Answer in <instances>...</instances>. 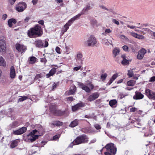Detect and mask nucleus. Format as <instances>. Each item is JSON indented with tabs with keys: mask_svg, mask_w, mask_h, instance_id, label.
Here are the masks:
<instances>
[{
	"mask_svg": "<svg viewBox=\"0 0 155 155\" xmlns=\"http://www.w3.org/2000/svg\"><path fill=\"white\" fill-rule=\"evenodd\" d=\"M27 7V5L24 2H19L16 6V10L19 12H23Z\"/></svg>",
	"mask_w": 155,
	"mask_h": 155,
	"instance_id": "39448f33",
	"label": "nucleus"
},
{
	"mask_svg": "<svg viewBox=\"0 0 155 155\" xmlns=\"http://www.w3.org/2000/svg\"><path fill=\"white\" fill-rule=\"evenodd\" d=\"M127 75L130 78H131L133 77L134 75V73L132 70H128Z\"/></svg>",
	"mask_w": 155,
	"mask_h": 155,
	"instance_id": "f704fd0d",
	"label": "nucleus"
},
{
	"mask_svg": "<svg viewBox=\"0 0 155 155\" xmlns=\"http://www.w3.org/2000/svg\"><path fill=\"white\" fill-rule=\"evenodd\" d=\"M118 75L117 73L115 74L112 76L110 79L114 81L117 77Z\"/></svg>",
	"mask_w": 155,
	"mask_h": 155,
	"instance_id": "a19ab883",
	"label": "nucleus"
},
{
	"mask_svg": "<svg viewBox=\"0 0 155 155\" xmlns=\"http://www.w3.org/2000/svg\"><path fill=\"white\" fill-rule=\"evenodd\" d=\"M139 52L144 55L146 53L147 51L145 49L142 48L140 50Z\"/></svg>",
	"mask_w": 155,
	"mask_h": 155,
	"instance_id": "49530a36",
	"label": "nucleus"
},
{
	"mask_svg": "<svg viewBox=\"0 0 155 155\" xmlns=\"http://www.w3.org/2000/svg\"><path fill=\"white\" fill-rule=\"evenodd\" d=\"M17 145V142L16 140L12 141L10 144L11 147L14 148L16 147Z\"/></svg>",
	"mask_w": 155,
	"mask_h": 155,
	"instance_id": "7c9ffc66",
	"label": "nucleus"
},
{
	"mask_svg": "<svg viewBox=\"0 0 155 155\" xmlns=\"http://www.w3.org/2000/svg\"><path fill=\"white\" fill-rule=\"evenodd\" d=\"M100 94L97 92H96L92 94L88 98V100L91 101L95 100L99 96Z\"/></svg>",
	"mask_w": 155,
	"mask_h": 155,
	"instance_id": "9d476101",
	"label": "nucleus"
},
{
	"mask_svg": "<svg viewBox=\"0 0 155 155\" xmlns=\"http://www.w3.org/2000/svg\"><path fill=\"white\" fill-rule=\"evenodd\" d=\"M56 72V69L55 68H54L52 69L49 72V73L51 75L53 76L54 74H55Z\"/></svg>",
	"mask_w": 155,
	"mask_h": 155,
	"instance_id": "e433bc0d",
	"label": "nucleus"
},
{
	"mask_svg": "<svg viewBox=\"0 0 155 155\" xmlns=\"http://www.w3.org/2000/svg\"><path fill=\"white\" fill-rule=\"evenodd\" d=\"M74 87V88L73 90L71 89L69 90V94H70V95L72 94H74L75 92V90H76V88L75 87Z\"/></svg>",
	"mask_w": 155,
	"mask_h": 155,
	"instance_id": "79ce46f5",
	"label": "nucleus"
},
{
	"mask_svg": "<svg viewBox=\"0 0 155 155\" xmlns=\"http://www.w3.org/2000/svg\"><path fill=\"white\" fill-rule=\"evenodd\" d=\"M130 34L132 36L136 38H137L138 35L137 34L134 32H131Z\"/></svg>",
	"mask_w": 155,
	"mask_h": 155,
	"instance_id": "8fccbe9b",
	"label": "nucleus"
},
{
	"mask_svg": "<svg viewBox=\"0 0 155 155\" xmlns=\"http://www.w3.org/2000/svg\"><path fill=\"white\" fill-rule=\"evenodd\" d=\"M107 76V74L106 73H104L101 74V79L102 81L105 80Z\"/></svg>",
	"mask_w": 155,
	"mask_h": 155,
	"instance_id": "4c0bfd02",
	"label": "nucleus"
},
{
	"mask_svg": "<svg viewBox=\"0 0 155 155\" xmlns=\"http://www.w3.org/2000/svg\"><path fill=\"white\" fill-rule=\"evenodd\" d=\"M28 98V97L26 96H23L22 97H21L19 98L18 100V102H21L22 101L25 100H26Z\"/></svg>",
	"mask_w": 155,
	"mask_h": 155,
	"instance_id": "58836bf2",
	"label": "nucleus"
},
{
	"mask_svg": "<svg viewBox=\"0 0 155 155\" xmlns=\"http://www.w3.org/2000/svg\"><path fill=\"white\" fill-rule=\"evenodd\" d=\"M45 44L44 45L43 47L45 48L47 47L48 45V41L45 40L44 41Z\"/></svg>",
	"mask_w": 155,
	"mask_h": 155,
	"instance_id": "bf43d9fd",
	"label": "nucleus"
},
{
	"mask_svg": "<svg viewBox=\"0 0 155 155\" xmlns=\"http://www.w3.org/2000/svg\"><path fill=\"white\" fill-rule=\"evenodd\" d=\"M78 120L75 119L73 121H72L69 125L70 127H73L77 126L78 124Z\"/></svg>",
	"mask_w": 155,
	"mask_h": 155,
	"instance_id": "393cba45",
	"label": "nucleus"
},
{
	"mask_svg": "<svg viewBox=\"0 0 155 155\" xmlns=\"http://www.w3.org/2000/svg\"><path fill=\"white\" fill-rule=\"evenodd\" d=\"M36 58L34 57H31L29 58L30 62L31 64L35 63L36 61Z\"/></svg>",
	"mask_w": 155,
	"mask_h": 155,
	"instance_id": "2f4dec72",
	"label": "nucleus"
},
{
	"mask_svg": "<svg viewBox=\"0 0 155 155\" xmlns=\"http://www.w3.org/2000/svg\"><path fill=\"white\" fill-rule=\"evenodd\" d=\"M52 124L54 125H55L56 126H60L62 125V123L59 121H54L52 123Z\"/></svg>",
	"mask_w": 155,
	"mask_h": 155,
	"instance_id": "72a5a7b5",
	"label": "nucleus"
},
{
	"mask_svg": "<svg viewBox=\"0 0 155 155\" xmlns=\"http://www.w3.org/2000/svg\"><path fill=\"white\" fill-rule=\"evenodd\" d=\"M88 141L89 138L85 134L79 136L74 140V142L78 145L81 143H87Z\"/></svg>",
	"mask_w": 155,
	"mask_h": 155,
	"instance_id": "f03ea898",
	"label": "nucleus"
},
{
	"mask_svg": "<svg viewBox=\"0 0 155 155\" xmlns=\"http://www.w3.org/2000/svg\"><path fill=\"white\" fill-rule=\"evenodd\" d=\"M127 95L124 94H120V99H122L124 97H125Z\"/></svg>",
	"mask_w": 155,
	"mask_h": 155,
	"instance_id": "69168bd1",
	"label": "nucleus"
},
{
	"mask_svg": "<svg viewBox=\"0 0 155 155\" xmlns=\"http://www.w3.org/2000/svg\"><path fill=\"white\" fill-rule=\"evenodd\" d=\"M120 51V49L117 48H114L113 50V57L114 58L119 53Z\"/></svg>",
	"mask_w": 155,
	"mask_h": 155,
	"instance_id": "dca6fc26",
	"label": "nucleus"
},
{
	"mask_svg": "<svg viewBox=\"0 0 155 155\" xmlns=\"http://www.w3.org/2000/svg\"><path fill=\"white\" fill-rule=\"evenodd\" d=\"M38 130H34L31 132L29 134V135H31L32 134L35 135V134L38 132Z\"/></svg>",
	"mask_w": 155,
	"mask_h": 155,
	"instance_id": "864d4df0",
	"label": "nucleus"
},
{
	"mask_svg": "<svg viewBox=\"0 0 155 155\" xmlns=\"http://www.w3.org/2000/svg\"><path fill=\"white\" fill-rule=\"evenodd\" d=\"M56 52L58 54H60L61 53V51L60 48L58 47H56L55 49Z\"/></svg>",
	"mask_w": 155,
	"mask_h": 155,
	"instance_id": "6e6d98bb",
	"label": "nucleus"
},
{
	"mask_svg": "<svg viewBox=\"0 0 155 155\" xmlns=\"http://www.w3.org/2000/svg\"><path fill=\"white\" fill-rule=\"evenodd\" d=\"M66 100L67 101H72L74 99L72 97H67Z\"/></svg>",
	"mask_w": 155,
	"mask_h": 155,
	"instance_id": "de8ad7c7",
	"label": "nucleus"
},
{
	"mask_svg": "<svg viewBox=\"0 0 155 155\" xmlns=\"http://www.w3.org/2000/svg\"><path fill=\"white\" fill-rule=\"evenodd\" d=\"M41 74H37L35 78V80H36L38 79L41 78Z\"/></svg>",
	"mask_w": 155,
	"mask_h": 155,
	"instance_id": "4d7b16f0",
	"label": "nucleus"
},
{
	"mask_svg": "<svg viewBox=\"0 0 155 155\" xmlns=\"http://www.w3.org/2000/svg\"><path fill=\"white\" fill-rule=\"evenodd\" d=\"M69 26L68 24L67 23L64 25V27L62 28L61 30V33L62 35H63L64 33L66 32L67 30L69 29Z\"/></svg>",
	"mask_w": 155,
	"mask_h": 155,
	"instance_id": "412c9836",
	"label": "nucleus"
},
{
	"mask_svg": "<svg viewBox=\"0 0 155 155\" xmlns=\"http://www.w3.org/2000/svg\"><path fill=\"white\" fill-rule=\"evenodd\" d=\"M17 22L16 19L14 18H11L9 19L8 22V25L10 27H12V24H15Z\"/></svg>",
	"mask_w": 155,
	"mask_h": 155,
	"instance_id": "a211bd4d",
	"label": "nucleus"
},
{
	"mask_svg": "<svg viewBox=\"0 0 155 155\" xmlns=\"http://www.w3.org/2000/svg\"><path fill=\"white\" fill-rule=\"evenodd\" d=\"M81 66H79L78 67H75L73 68V70L74 71H77L79 70L81 68Z\"/></svg>",
	"mask_w": 155,
	"mask_h": 155,
	"instance_id": "3c124183",
	"label": "nucleus"
},
{
	"mask_svg": "<svg viewBox=\"0 0 155 155\" xmlns=\"http://www.w3.org/2000/svg\"><path fill=\"white\" fill-rule=\"evenodd\" d=\"M135 83V81L133 80H130L127 82V85L128 86H134Z\"/></svg>",
	"mask_w": 155,
	"mask_h": 155,
	"instance_id": "cd10ccee",
	"label": "nucleus"
},
{
	"mask_svg": "<svg viewBox=\"0 0 155 155\" xmlns=\"http://www.w3.org/2000/svg\"><path fill=\"white\" fill-rule=\"evenodd\" d=\"M122 48L124 50L126 51H128V47L127 45H124L123 46Z\"/></svg>",
	"mask_w": 155,
	"mask_h": 155,
	"instance_id": "603ef678",
	"label": "nucleus"
},
{
	"mask_svg": "<svg viewBox=\"0 0 155 155\" xmlns=\"http://www.w3.org/2000/svg\"><path fill=\"white\" fill-rule=\"evenodd\" d=\"M102 42L103 44L107 46H109L110 45H113L112 42V41H108V40L106 38H103L102 40Z\"/></svg>",
	"mask_w": 155,
	"mask_h": 155,
	"instance_id": "6ab92c4d",
	"label": "nucleus"
},
{
	"mask_svg": "<svg viewBox=\"0 0 155 155\" xmlns=\"http://www.w3.org/2000/svg\"><path fill=\"white\" fill-rule=\"evenodd\" d=\"M130 110L131 112H134L136 111V108L134 107H132L130 108Z\"/></svg>",
	"mask_w": 155,
	"mask_h": 155,
	"instance_id": "e2e57ef3",
	"label": "nucleus"
},
{
	"mask_svg": "<svg viewBox=\"0 0 155 155\" xmlns=\"http://www.w3.org/2000/svg\"><path fill=\"white\" fill-rule=\"evenodd\" d=\"M60 135H56L54 136L53 137V140H56L58 139L60 137Z\"/></svg>",
	"mask_w": 155,
	"mask_h": 155,
	"instance_id": "5fc2aeb1",
	"label": "nucleus"
},
{
	"mask_svg": "<svg viewBox=\"0 0 155 155\" xmlns=\"http://www.w3.org/2000/svg\"><path fill=\"white\" fill-rule=\"evenodd\" d=\"M96 139L95 138L93 139L92 140L90 143H89V144H91L92 143H94L96 142Z\"/></svg>",
	"mask_w": 155,
	"mask_h": 155,
	"instance_id": "338daca9",
	"label": "nucleus"
},
{
	"mask_svg": "<svg viewBox=\"0 0 155 155\" xmlns=\"http://www.w3.org/2000/svg\"><path fill=\"white\" fill-rule=\"evenodd\" d=\"M143 30L152 35L155 38V32L153 31L148 28H143Z\"/></svg>",
	"mask_w": 155,
	"mask_h": 155,
	"instance_id": "5701e85b",
	"label": "nucleus"
},
{
	"mask_svg": "<svg viewBox=\"0 0 155 155\" xmlns=\"http://www.w3.org/2000/svg\"><path fill=\"white\" fill-rule=\"evenodd\" d=\"M27 130V128L23 127L18 130H13L12 134L15 135H21L25 133Z\"/></svg>",
	"mask_w": 155,
	"mask_h": 155,
	"instance_id": "6e6552de",
	"label": "nucleus"
},
{
	"mask_svg": "<svg viewBox=\"0 0 155 155\" xmlns=\"http://www.w3.org/2000/svg\"><path fill=\"white\" fill-rule=\"evenodd\" d=\"M78 85L81 88L88 93L90 92L91 90L93 89L94 87V86L90 84H89V87L80 82H78Z\"/></svg>",
	"mask_w": 155,
	"mask_h": 155,
	"instance_id": "20e7f679",
	"label": "nucleus"
},
{
	"mask_svg": "<svg viewBox=\"0 0 155 155\" xmlns=\"http://www.w3.org/2000/svg\"><path fill=\"white\" fill-rule=\"evenodd\" d=\"M94 127L97 130H100L101 127V126L99 125L98 124H95L94 125Z\"/></svg>",
	"mask_w": 155,
	"mask_h": 155,
	"instance_id": "37998d69",
	"label": "nucleus"
},
{
	"mask_svg": "<svg viewBox=\"0 0 155 155\" xmlns=\"http://www.w3.org/2000/svg\"><path fill=\"white\" fill-rule=\"evenodd\" d=\"M31 136H32L31 137L30 140L31 142H33L38 138L39 135L32 134Z\"/></svg>",
	"mask_w": 155,
	"mask_h": 155,
	"instance_id": "c85d7f7f",
	"label": "nucleus"
},
{
	"mask_svg": "<svg viewBox=\"0 0 155 155\" xmlns=\"http://www.w3.org/2000/svg\"><path fill=\"white\" fill-rule=\"evenodd\" d=\"M106 11H107L110 12L112 13H114V10L113 8H107Z\"/></svg>",
	"mask_w": 155,
	"mask_h": 155,
	"instance_id": "c03bdc74",
	"label": "nucleus"
},
{
	"mask_svg": "<svg viewBox=\"0 0 155 155\" xmlns=\"http://www.w3.org/2000/svg\"><path fill=\"white\" fill-rule=\"evenodd\" d=\"M112 21L114 23H115V24L117 25H119V21L116 20L115 19H112Z\"/></svg>",
	"mask_w": 155,
	"mask_h": 155,
	"instance_id": "052dcab7",
	"label": "nucleus"
},
{
	"mask_svg": "<svg viewBox=\"0 0 155 155\" xmlns=\"http://www.w3.org/2000/svg\"><path fill=\"white\" fill-rule=\"evenodd\" d=\"M6 65V63L5 61L3 58L0 56V66H4Z\"/></svg>",
	"mask_w": 155,
	"mask_h": 155,
	"instance_id": "473e14b6",
	"label": "nucleus"
},
{
	"mask_svg": "<svg viewBox=\"0 0 155 155\" xmlns=\"http://www.w3.org/2000/svg\"><path fill=\"white\" fill-rule=\"evenodd\" d=\"M6 50V45L4 39L0 40V52H5Z\"/></svg>",
	"mask_w": 155,
	"mask_h": 155,
	"instance_id": "1a4fd4ad",
	"label": "nucleus"
},
{
	"mask_svg": "<svg viewBox=\"0 0 155 155\" xmlns=\"http://www.w3.org/2000/svg\"><path fill=\"white\" fill-rule=\"evenodd\" d=\"M78 145L76 143L74 142V140L71 142L69 145L68 147H72L74 145Z\"/></svg>",
	"mask_w": 155,
	"mask_h": 155,
	"instance_id": "a18cd8bd",
	"label": "nucleus"
},
{
	"mask_svg": "<svg viewBox=\"0 0 155 155\" xmlns=\"http://www.w3.org/2000/svg\"><path fill=\"white\" fill-rule=\"evenodd\" d=\"M144 95L140 92L136 91L135 92V94L133 96V98L134 100H140L143 99Z\"/></svg>",
	"mask_w": 155,
	"mask_h": 155,
	"instance_id": "9b49d317",
	"label": "nucleus"
},
{
	"mask_svg": "<svg viewBox=\"0 0 155 155\" xmlns=\"http://www.w3.org/2000/svg\"><path fill=\"white\" fill-rule=\"evenodd\" d=\"M43 33V31L40 26L37 25L28 30L27 34L29 38H34L41 36Z\"/></svg>",
	"mask_w": 155,
	"mask_h": 155,
	"instance_id": "f257e3e1",
	"label": "nucleus"
},
{
	"mask_svg": "<svg viewBox=\"0 0 155 155\" xmlns=\"http://www.w3.org/2000/svg\"><path fill=\"white\" fill-rule=\"evenodd\" d=\"M19 124L17 121H13L12 123L10 124V126L12 128H15L16 127H17L19 125Z\"/></svg>",
	"mask_w": 155,
	"mask_h": 155,
	"instance_id": "c756f323",
	"label": "nucleus"
},
{
	"mask_svg": "<svg viewBox=\"0 0 155 155\" xmlns=\"http://www.w3.org/2000/svg\"><path fill=\"white\" fill-rule=\"evenodd\" d=\"M15 76V71L14 68L12 66L10 69V77L12 79L14 78Z\"/></svg>",
	"mask_w": 155,
	"mask_h": 155,
	"instance_id": "f3484780",
	"label": "nucleus"
},
{
	"mask_svg": "<svg viewBox=\"0 0 155 155\" xmlns=\"http://www.w3.org/2000/svg\"><path fill=\"white\" fill-rule=\"evenodd\" d=\"M16 0H8V2L10 4L13 5L14 4Z\"/></svg>",
	"mask_w": 155,
	"mask_h": 155,
	"instance_id": "13d9d810",
	"label": "nucleus"
},
{
	"mask_svg": "<svg viewBox=\"0 0 155 155\" xmlns=\"http://www.w3.org/2000/svg\"><path fill=\"white\" fill-rule=\"evenodd\" d=\"M137 38L140 39H143L145 38V37L143 35L138 34Z\"/></svg>",
	"mask_w": 155,
	"mask_h": 155,
	"instance_id": "09e8293b",
	"label": "nucleus"
},
{
	"mask_svg": "<svg viewBox=\"0 0 155 155\" xmlns=\"http://www.w3.org/2000/svg\"><path fill=\"white\" fill-rule=\"evenodd\" d=\"M50 109L52 112L55 115H60V114H59V110H56L54 108H51V107H50Z\"/></svg>",
	"mask_w": 155,
	"mask_h": 155,
	"instance_id": "aec40b11",
	"label": "nucleus"
},
{
	"mask_svg": "<svg viewBox=\"0 0 155 155\" xmlns=\"http://www.w3.org/2000/svg\"><path fill=\"white\" fill-rule=\"evenodd\" d=\"M96 38L93 36H91L85 42V44L88 46L94 47L97 43Z\"/></svg>",
	"mask_w": 155,
	"mask_h": 155,
	"instance_id": "7ed1b4c3",
	"label": "nucleus"
},
{
	"mask_svg": "<svg viewBox=\"0 0 155 155\" xmlns=\"http://www.w3.org/2000/svg\"><path fill=\"white\" fill-rule=\"evenodd\" d=\"M15 48L16 50L21 53V54L25 52L26 50V47L23 45H22L18 43L16 44L15 45Z\"/></svg>",
	"mask_w": 155,
	"mask_h": 155,
	"instance_id": "423d86ee",
	"label": "nucleus"
},
{
	"mask_svg": "<svg viewBox=\"0 0 155 155\" xmlns=\"http://www.w3.org/2000/svg\"><path fill=\"white\" fill-rule=\"evenodd\" d=\"M149 81L150 82H153L155 81V76L151 77L150 78Z\"/></svg>",
	"mask_w": 155,
	"mask_h": 155,
	"instance_id": "680f3d73",
	"label": "nucleus"
},
{
	"mask_svg": "<svg viewBox=\"0 0 155 155\" xmlns=\"http://www.w3.org/2000/svg\"><path fill=\"white\" fill-rule=\"evenodd\" d=\"M127 27L129 28H130L132 29H134L135 28H138L140 29H141V27H136L133 25H127Z\"/></svg>",
	"mask_w": 155,
	"mask_h": 155,
	"instance_id": "ea45409f",
	"label": "nucleus"
},
{
	"mask_svg": "<svg viewBox=\"0 0 155 155\" xmlns=\"http://www.w3.org/2000/svg\"><path fill=\"white\" fill-rule=\"evenodd\" d=\"M112 32V30L110 29L106 28L104 30V32L102 33V35H103L106 36L107 35H108L109 34Z\"/></svg>",
	"mask_w": 155,
	"mask_h": 155,
	"instance_id": "a878e982",
	"label": "nucleus"
},
{
	"mask_svg": "<svg viewBox=\"0 0 155 155\" xmlns=\"http://www.w3.org/2000/svg\"><path fill=\"white\" fill-rule=\"evenodd\" d=\"M84 106V104L82 103L77 104L72 107V110L73 111H75L80 109L81 108L83 107Z\"/></svg>",
	"mask_w": 155,
	"mask_h": 155,
	"instance_id": "ddd939ff",
	"label": "nucleus"
},
{
	"mask_svg": "<svg viewBox=\"0 0 155 155\" xmlns=\"http://www.w3.org/2000/svg\"><path fill=\"white\" fill-rule=\"evenodd\" d=\"M144 55L139 52L137 55V58L140 60L142 59L144 57Z\"/></svg>",
	"mask_w": 155,
	"mask_h": 155,
	"instance_id": "c9c22d12",
	"label": "nucleus"
},
{
	"mask_svg": "<svg viewBox=\"0 0 155 155\" xmlns=\"http://www.w3.org/2000/svg\"><path fill=\"white\" fill-rule=\"evenodd\" d=\"M120 38L122 39H128V38L124 35H121L120 36Z\"/></svg>",
	"mask_w": 155,
	"mask_h": 155,
	"instance_id": "774afa93",
	"label": "nucleus"
},
{
	"mask_svg": "<svg viewBox=\"0 0 155 155\" xmlns=\"http://www.w3.org/2000/svg\"><path fill=\"white\" fill-rule=\"evenodd\" d=\"M121 57L123 58L122 63L124 64H127L129 63L128 61L126 59V57L125 54H122Z\"/></svg>",
	"mask_w": 155,
	"mask_h": 155,
	"instance_id": "4be33fe9",
	"label": "nucleus"
},
{
	"mask_svg": "<svg viewBox=\"0 0 155 155\" xmlns=\"http://www.w3.org/2000/svg\"><path fill=\"white\" fill-rule=\"evenodd\" d=\"M77 58L78 60H80L81 61V63H82V62L83 61L84 59L82 54L80 53H78L77 54Z\"/></svg>",
	"mask_w": 155,
	"mask_h": 155,
	"instance_id": "bb28decb",
	"label": "nucleus"
},
{
	"mask_svg": "<svg viewBox=\"0 0 155 155\" xmlns=\"http://www.w3.org/2000/svg\"><path fill=\"white\" fill-rule=\"evenodd\" d=\"M117 101L115 100H113L110 101L109 104L110 106L113 107H116Z\"/></svg>",
	"mask_w": 155,
	"mask_h": 155,
	"instance_id": "b1692460",
	"label": "nucleus"
},
{
	"mask_svg": "<svg viewBox=\"0 0 155 155\" xmlns=\"http://www.w3.org/2000/svg\"><path fill=\"white\" fill-rule=\"evenodd\" d=\"M35 44L37 47L42 48L43 47L44 43L41 40H38L35 42Z\"/></svg>",
	"mask_w": 155,
	"mask_h": 155,
	"instance_id": "2eb2a0df",
	"label": "nucleus"
},
{
	"mask_svg": "<svg viewBox=\"0 0 155 155\" xmlns=\"http://www.w3.org/2000/svg\"><path fill=\"white\" fill-rule=\"evenodd\" d=\"M92 8V7H91L90 4L89 3H87L85 7L83 9L81 13L80 14H81L82 15L84 14L88 10L91 9Z\"/></svg>",
	"mask_w": 155,
	"mask_h": 155,
	"instance_id": "4468645a",
	"label": "nucleus"
},
{
	"mask_svg": "<svg viewBox=\"0 0 155 155\" xmlns=\"http://www.w3.org/2000/svg\"><path fill=\"white\" fill-rule=\"evenodd\" d=\"M81 15V14H78L69 20L67 23L68 24L69 26H70L75 20L78 19Z\"/></svg>",
	"mask_w": 155,
	"mask_h": 155,
	"instance_id": "f8f14e48",
	"label": "nucleus"
},
{
	"mask_svg": "<svg viewBox=\"0 0 155 155\" xmlns=\"http://www.w3.org/2000/svg\"><path fill=\"white\" fill-rule=\"evenodd\" d=\"M145 94L150 98L155 100V93L149 89H146Z\"/></svg>",
	"mask_w": 155,
	"mask_h": 155,
	"instance_id": "0eeeda50",
	"label": "nucleus"
},
{
	"mask_svg": "<svg viewBox=\"0 0 155 155\" xmlns=\"http://www.w3.org/2000/svg\"><path fill=\"white\" fill-rule=\"evenodd\" d=\"M99 7L101 9H104L105 10H106L107 9V8H106L104 5H99Z\"/></svg>",
	"mask_w": 155,
	"mask_h": 155,
	"instance_id": "0e129e2a",
	"label": "nucleus"
}]
</instances>
